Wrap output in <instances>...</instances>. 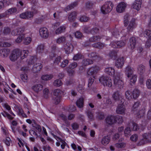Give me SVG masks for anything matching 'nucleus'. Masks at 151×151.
Listing matches in <instances>:
<instances>
[{
    "label": "nucleus",
    "mask_w": 151,
    "mask_h": 151,
    "mask_svg": "<svg viewBox=\"0 0 151 151\" xmlns=\"http://www.w3.org/2000/svg\"><path fill=\"white\" fill-rule=\"evenodd\" d=\"M113 6L114 4L112 2L107 1L101 7V12L104 14H107L111 11Z\"/></svg>",
    "instance_id": "1"
},
{
    "label": "nucleus",
    "mask_w": 151,
    "mask_h": 151,
    "mask_svg": "<svg viewBox=\"0 0 151 151\" xmlns=\"http://www.w3.org/2000/svg\"><path fill=\"white\" fill-rule=\"evenodd\" d=\"M100 82L104 86L111 87L112 85L110 78L106 76H102L99 79Z\"/></svg>",
    "instance_id": "2"
},
{
    "label": "nucleus",
    "mask_w": 151,
    "mask_h": 151,
    "mask_svg": "<svg viewBox=\"0 0 151 151\" xmlns=\"http://www.w3.org/2000/svg\"><path fill=\"white\" fill-rule=\"evenodd\" d=\"M20 52L19 50L16 49L13 50L10 54L9 58L12 61H15L19 57Z\"/></svg>",
    "instance_id": "3"
},
{
    "label": "nucleus",
    "mask_w": 151,
    "mask_h": 151,
    "mask_svg": "<svg viewBox=\"0 0 151 151\" xmlns=\"http://www.w3.org/2000/svg\"><path fill=\"white\" fill-rule=\"evenodd\" d=\"M99 67L96 66L89 68L87 72L88 77L92 76L93 78H95V76L97 73Z\"/></svg>",
    "instance_id": "4"
},
{
    "label": "nucleus",
    "mask_w": 151,
    "mask_h": 151,
    "mask_svg": "<svg viewBox=\"0 0 151 151\" xmlns=\"http://www.w3.org/2000/svg\"><path fill=\"white\" fill-rule=\"evenodd\" d=\"M114 84L116 88L120 89H122L124 86V83L122 81L116 78L114 80Z\"/></svg>",
    "instance_id": "5"
},
{
    "label": "nucleus",
    "mask_w": 151,
    "mask_h": 151,
    "mask_svg": "<svg viewBox=\"0 0 151 151\" xmlns=\"http://www.w3.org/2000/svg\"><path fill=\"white\" fill-rule=\"evenodd\" d=\"M25 29L24 27H18L13 30L12 32V35H20L22 34Z\"/></svg>",
    "instance_id": "6"
},
{
    "label": "nucleus",
    "mask_w": 151,
    "mask_h": 151,
    "mask_svg": "<svg viewBox=\"0 0 151 151\" xmlns=\"http://www.w3.org/2000/svg\"><path fill=\"white\" fill-rule=\"evenodd\" d=\"M39 33L40 36L43 38H47L49 35V33L47 29L45 27H42L39 30Z\"/></svg>",
    "instance_id": "7"
},
{
    "label": "nucleus",
    "mask_w": 151,
    "mask_h": 151,
    "mask_svg": "<svg viewBox=\"0 0 151 151\" xmlns=\"http://www.w3.org/2000/svg\"><path fill=\"white\" fill-rule=\"evenodd\" d=\"M115 116L110 115L107 116L105 119L106 123L109 125H112L116 123Z\"/></svg>",
    "instance_id": "8"
},
{
    "label": "nucleus",
    "mask_w": 151,
    "mask_h": 151,
    "mask_svg": "<svg viewBox=\"0 0 151 151\" xmlns=\"http://www.w3.org/2000/svg\"><path fill=\"white\" fill-rule=\"evenodd\" d=\"M88 57L89 58H93L94 59L100 60L103 59V57L100 56L99 54L96 52H92L88 54Z\"/></svg>",
    "instance_id": "9"
},
{
    "label": "nucleus",
    "mask_w": 151,
    "mask_h": 151,
    "mask_svg": "<svg viewBox=\"0 0 151 151\" xmlns=\"http://www.w3.org/2000/svg\"><path fill=\"white\" fill-rule=\"evenodd\" d=\"M126 7V4L123 2L119 3L116 7V9L117 12L119 13L123 12Z\"/></svg>",
    "instance_id": "10"
},
{
    "label": "nucleus",
    "mask_w": 151,
    "mask_h": 151,
    "mask_svg": "<svg viewBox=\"0 0 151 151\" xmlns=\"http://www.w3.org/2000/svg\"><path fill=\"white\" fill-rule=\"evenodd\" d=\"M125 111V106L122 104L119 105L116 109L117 114H124Z\"/></svg>",
    "instance_id": "11"
},
{
    "label": "nucleus",
    "mask_w": 151,
    "mask_h": 151,
    "mask_svg": "<svg viewBox=\"0 0 151 151\" xmlns=\"http://www.w3.org/2000/svg\"><path fill=\"white\" fill-rule=\"evenodd\" d=\"M10 52V50L8 48H3L0 50V56L5 58L7 57Z\"/></svg>",
    "instance_id": "12"
},
{
    "label": "nucleus",
    "mask_w": 151,
    "mask_h": 151,
    "mask_svg": "<svg viewBox=\"0 0 151 151\" xmlns=\"http://www.w3.org/2000/svg\"><path fill=\"white\" fill-rule=\"evenodd\" d=\"M64 49L66 53L69 54L73 50V47L70 43H67L64 45Z\"/></svg>",
    "instance_id": "13"
},
{
    "label": "nucleus",
    "mask_w": 151,
    "mask_h": 151,
    "mask_svg": "<svg viewBox=\"0 0 151 151\" xmlns=\"http://www.w3.org/2000/svg\"><path fill=\"white\" fill-rule=\"evenodd\" d=\"M136 43V40L135 37H132L129 40L128 46L132 50L134 48Z\"/></svg>",
    "instance_id": "14"
},
{
    "label": "nucleus",
    "mask_w": 151,
    "mask_h": 151,
    "mask_svg": "<svg viewBox=\"0 0 151 151\" xmlns=\"http://www.w3.org/2000/svg\"><path fill=\"white\" fill-rule=\"evenodd\" d=\"M124 63V60L123 57L119 58L115 62V66L118 68H122Z\"/></svg>",
    "instance_id": "15"
},
{
    "label": "nucleus",
    "mask_w": 151,
    "mask_h": 151,
    "mask_svg": "<svg viewBox=\"0 0 151 151\" xmlns=\"http://www.w3.org/2000/svg\"><path fill=\"white\" fill-rule=\"evenodd\" d=\"M135 19H133L129 22V25L127 27V31L128 33L133 31V29L135 27Z\"/></svg>",
    "instance_id": "16"
},
{
    "label": "nucleus",
    "mask_w": 151,
    "mask_h": 151,
    "mask_svg": "<svg viewBox=\"0 0 151 151\" xmlns=\"http://www.w3.org/2000/svg\"><path fill=\"white\" fill-rule=\"evenodd\" d=\"M124 72L126 75L129 78L132 75L133 70L130 66L128 65L125 68Z\"/></svg>",
    "instance_id": "17"
},
{
    "label": "nucleus",
    "mask_w": 151,
    "mask_h": 151,
    "mask_svg": "<svg viewBox=\"0 0 151 151\" xmlns=\"http://www.w3.org/2000/svg\"><path fill=\"white\" fill-rule=\"evenodd\" d=\"M77 14L76 11H73L70 13L68 16V19L70 22H74L76 18Z\"/></svg>",
    "instance_id": "18"
},
{
    "label": "nucleus",
    "mask_w": 151,
    "mask_h": 151,
    "mask_svg": "<svg viewBox=\"0 0 151 151\" xmlns=\"http://www.w3.org/2000/svg\"><path fill=\"white\" fill-rule=\"evenodd\" d=\"M42 65L41 63H38L35 64L32 69V70L34 73H37L42 68Z\"/></svg>",
    "instance_id": "19"
},
{
    "label": "nucleus",
    "mask_w": 151,
    "mask_h": 151,
    "mask_svg": "<svg viewBox=\"0 0 151 151\" xmlns=\"http://www.w3.org/2000/svg\"><path fill=\"white\" fill-rule=\"evenodd\" d=\"M142 4V0H136L135 1L133 4L132 7L133 9L139 10L141 7Z\"/></svg>",
    "instance_id": "20"
},
{
    "label": "nucleus",
    "mask_w": 151,
    "mask_h": 151,
    "mask_svg": "<svg viewBox=\"0 0 151 151\" xmlns=\"http://www.w3.org/2000/svg\"><path fill=\"white\" fill-rule=\"evenodd\" d=\"M112 98L115 101H116L122 99V96L118 91H116L113 93Z\"/></svg>",
    "instance_id": "21"
},
{
    "label": "nucleus",
    "mask_w": 151,
    "mask_h": 151,
    "mask_svg": "<svg viewBox=\"0 0 151 151\" xmlns=\"http://www.w3.org/2000/svg\"><path fill=\"white\" fill-rule=\"evenodd\" d=\"M105 72L110 76H114L115 73L114 69L110 67L106 68L105 69Z\"/></svg>",
    "instance_id": "22"
},
{
    "label": "nucleus",
    "mask_w": 151,
    "mask_h": 151,
    "mask_svg": "<svg viewBox=\"0 0 151 151\" xmlns=\"http://www.w3.org/2000/svg\"><path fill=\"white\" fill-rule=\"evenodd\" d=\"M32 89L37 93L43 89L42 86L40 84L35 85L32 87Z\"/></svg>",
    "instance_id": "23"
},
{
    "label": "nucleus",
    "mask_w": 151,
    "mask_h": 151,
    "mask_svg": "<svg viewBox=\"0 0 151 151\" xmlns=\"http://www.w3.org/2000/svg\"><path fill=\"white\" fill-rule=\"evenodd\" d=\"M110 138L108 135L105 136L101 139V143L104 145H106L109 143L110 141Z\"/></svg>",
    "instance_id": "24"
},
{
    "label": "nucleus",
    "mask_w": 151,
    "mask_h": 151,
    "mask_svg": "<svg viewBox=\"0 0 151 151\" xmlns=\"http://www.w3.org/2000/svg\"><path fill=\"white\" fill-rule=\"evenodd\" d=\"M63 91L59 89H56L54 90L53 92V96H58L62 97L63 95Z\"/></svg>",
    "instance_id": "25"
},
{
    "label": "nucleus",
    "mask_w": 151,
    "mask_h": 151,
    "mask_svg": "<svg viewBox=\"0 0 151 151\" xmlns=\"http://www.w3.org/2000/svg\"><path fill=\"white\" fill-rule=\"evenodd\" d=\"M66 27L64 26H60L57 28L55 31V33L57 35L60 34L65 32Z\"/></svg>",
    "instance_id": "26"
},
{
    "label": "nucleus",
    "mask_w": 151,
    "mask_h": 151,
    "mask_svg": "<svg viewBox=\"0 0 151 151\" xmlns=\"http://www.w3.org/2000/svg\"><path fill=\"white\" fill-rule=\"evenodd\" d=\"M84 99L83 98L80 97L76 101V105L79 108H81L83 106Z\"/></svg>",
    "instance_id": "27"
},
{
    "label": "nucleus",
    "mask_w": 151,
    "mask_h": 151,
    "mask_svg": "<svg viewBox=\"0 0 151 151\" xmlns=\"http://www.w3.org/2000/svg\"><path fill=\"white\" fill-rule=\"evenodd\" d=\"M66 37L64 36H62L57 39L56 43L58 44H60L65 43L66 42Z\"/></svg>",
    "instance_id": "28"
},
{
    "label": "nucleus",
    "mask_w": 151,
    "mask_h": 151,
    "mask_svg": "<svg viewBox=\"0 0 151 151\" xmlns=\"http://www.w3.org/2000/svg\"><path fill=\"white\" fill-rule=\"evenodd\" d=\"M82 63L83 65L84 66L92 64L93 63V61L89 58L85 59L83 60Z\"/></svg>",
    "instance_id": "29"
},
{
    "label": "nucleus",
    "mask_w": 151,
    "mask_h": 151,
    "mask_svg": "<svg viewBox=\"0 0 151 151\" xmlns=\"http://www.w3.org/2000/svg\"><path fill=\"white\" fill-rule=\"evenodd\" d=\"M137 70L139 73L141 75H142L145 71L144 66L142 64L139 65L137 67Z\"/></svg>",
    "instance_id": "30"
},
{
    "label": "nucleus",
    "mask_w": 151,
    "mask_h": 151,
    "mask_svg": "<svg viewBox=\"0 0 151 151\" xmlns=\"http://www.w3.org/2000/svg\"><path fill=\"white\" fill-rule=\"evenodd\" d=\"M90 19V18L88 16L85 15H81L79 17V20L82 22H87Z\"/></svg>",
    "instance_id": "31"
},
{
    "label": "nucleus",
    "mask_w": 151,
    "mask_h": 151,
    "mask_svg": "<svg viewBox=\"0 0 151 151\" xmlns=\"http://www.w3.org/2000/svg\"><path fill=\"white\" fill-rule=\"evenodd\" d=\"M101 38V37L99 35L93 36L89 38V41L90 42H94L98 41Z\"/></svg>",
    "instance_id": "32"
},
{
    "label": "nucleus",
    "mask_w": 151,
    "mask_h": 151,
    "mask_svg": "<svg viewBox=\"0 0 151 151\" xmlns=\"http://www.w3.org/2000/svg\"><path fill=\"white\" fill-rule=\"evenodd\" d=\"M33 123L32 124L33 127L36 129L39 133L41 132V126L39 124H37L34 120H33Z\"/></svg>",
    "instance_id": "33"
},
{
    "label": "nucleus",
    "mask_w": 151,
    "mask_h": 151,
    "mask_svg": "<svg viewBox=\"0 0 151 151\" xmlns=\"http://www.w3.org/2000/svg\"><path fill=\"white\" fill-rule=\"evenodd\" d=\"M92 46L95 48L102 49L105 46V45L104 43H101L100 42H98L93 44Z\"/></svg>",
    "instance_id": "34"
},
{
    "label": "nucleus",
    "mask_w": 151,
    "mask_h": 151,
    "mask_svg": "<svg viewBox=\"0 0 151 151\" xmlns=\"http://www.w3.org/2000/svg\"><path fill=\"white\" fill-rule=\"evenodd\" d=\"M110 58L113 60H115L117 57V52L115 50H112L109 53Z\"/></svg>",
    "instance_id": "35"
},
{
    "label": "nucleus",
    "mask_w": 151,
    "mask_h": 151,
    "mask_svg": "<svg viewBox=\"0 0 151 151\" xmlns=\"http://www.w3.org/2000/svg\"><path fill=\"white\" fill-rule=\"evenodd\" d=\"M143 35L144 36L147 38L148 39L151 40V30H145L144 32Z\"/></svg>",
    "instance_id": "36"
},
{
    "label": "nucleus",
    "mask_w": 151,
    "mask_h": 151,
    "mask_svg": "<svg viewBox=\"0 0 151 151\" xmlns=\"http://www.w3.org/2000/svg\"><path fill=\"white\" fill-rule=\"evenodd\" d=\"M19 52H20V56L21 57V59H23L25 58L28 55V51L27 50H23L21 51L19 50Z\"/></svg>",
    "instance_id": "37"
},
{
    "label": "nucleus",
    "mask_w": 151,
    "mask_h": 151,
    "mask_svg": "<svg viewBox=\"0 0 151 151\" xmlns=\"http://www.w3.org/2000/svg\"><path fill=\"white\" fill-rule=\"evenodd\" d=\"M61 98L62 97L53 96L52 97L53 102L56 105L58 104L60 102Z\"/></svg>",
    "instance_id": "38"
},
{
    "label": "nucleus",
    "mask_w": 151,
    "mask_h": 151,
    "mask_svg": "<svg viewBox=\"0 0 151 151\" xmlns=\"http://www.w3.org/2000/svg\"><path fill=\"white\" fill-rule=\"evenodd\" d=\"M96 114V118L97 119L101 120L105 118L104 114L102 112H97Z\"/></svg>",
    "instance_id": "39"
},
{
    "label": "nucleus",
    "mask_w": 151,
    "mask_h": 151,
    "mask_svg": "<svg viewBox=\"0 0 151 151\" xmlns=\"http://www.w3.org/2000/svg\"><path fill=\"white\" fill-rule=\"evenodd\" d=\"M53 77V76L51 74L45 75H42L41 77V79L44 81H47L51 79Z\"/></svg>",
    "instance_id": "40"
},
{
    "label": "nucleus",
    "mask_w": 151,
    "mask_h": 151,
    "mask_svg": "<svg viewBox=\"0 0 151 151\" xmlns=\"http://www.w3.org/2000/svg\"><path fill=\"white\" fill-rule=\"evenodd\" d=\"M86 113L88 118L91 121L94 120V117L93 114L90 110L87 111Z\"/></svg>",
    "instance_id": "41"
},
{
    "label": "nucleus",
    "mask_w": 151,
    "mask_h": 151,
    "mask_svg": "<svg viewBox=\"0 0 151 151\" xmlns=\"http://www.w3.org/2000/svg\"><path fill=\"white\" fill-rule=\"evenodd\" d=\"M142 138L145 140H146L147 142H150V140L151 139V135L149 134H144L142 135Z\"/></svg>",
    "instance_id": "42"
},
{
    "label": "nucleus",
    "mask_w": 151,
    "mask_h": 151,
    "mask_svg": "<svg viewBox=\"0 0 151 151\" xmlns=\"http://www.w3.org/2000/svg\"><path fill=\"white\" fill-rule=\"evenodd\" d=\"M139 95V92L137 89H134L133 91L132 96L134 99H136Z\"/></svg>",
    "instance_id": "43"
},
{
    "label": "nucleus",
    "mask_w": 151,
    "mask_h": 151,
    "mask_svg": "<svg viewBox=\"0 0 151 151\" xmlns=\"http://www.w3.org/2000/svg\"><path fill=\"white\" fill-rule=\"evenodd\" d=\"M17 9L16 7H13L9 9L5 12L7 15L9 14H12L15 13L17 11Z\"/></svg>",
    "instance_id": "44"
},
{
    "label": "nucleus",
    "mask_w": 151,
    "mask_h": 151,
    "mask_svg": "<svg viewBox=\"0 0 151 151\" xmlns=\"http://www.w3.org/2000/svg\"><path fill=\"white\" fill-rule=\"evenodd\" d=\"M77 91L81 93H83L85 91L84 87V86L80 84L78 85L77 87Z\"/></svg>",
    "instance_id": "45"
},
{
    "label": "nucleus",
    "mask_w": 151,
    "mask_h": 151,
    "mask_svg": "<svg viewBox=\"0 0 151 151\" xmlns=\"http://www.w3.org/2000/svg\"><path fill=\"white\" fill-rule=\"evenodd\" d=\"M59 118L62 119L65 124H69L67 116L63 114H60L59 116Z\"/></svg>",
    "instance_id": "46"
},
{
    "label": "nucleus",
    "mask_w": 151,
    "mask_h": 151,
    "mask_svg": "<svg viewBox=\"0 0 151 151\" xmlns=\"http://www.w3.org/2000/svg\"><path fill=\"white\" fill-rule=\"evenodd\" d=\"M116 44L117 46L116 47L119 48L124 46L125 45V43L123 41H119L117 42L116 43Z\"/></svg>",
    "instance_id": "47"
},
{
    "label": "nucleus",
    "mask_w": 151,
    "mask_h": 151,
    "mask_svg": "<svg viewBox=\"0 0 151 151\" xmlns=\"http://www.w3.org/2000/svg\"><path fill=\"white\" fill-rule=\"evenodd\" d=\"M131 130L129 127H127L124 130V134L126 137H128L131 135Z\"/></svg>",
    "instance_id": "48"
},
{
    "label": "nucleus",
    "mask_w": 151,
    "mask_h": 151,
    "mask_svg": "<svg viewBox=\"0 0 151 151\" xmlns=\"http://www.w3.org/2000/svg\"><path fill=\"white\" fill-rule=\"evenodd\" d=\"M116 123H118L119 124H122L123 122V118L121 116H115Z\"/></svg>",
    "instance_id": "49"
},
{
    "label": "nucleus",
    "mask_w": 151,
    "mask_h": 151,
    "mask_svg": "<svg viewBox=\"0 0 151 151\" xmlns=\"http://www.w3.org/2000/svg\"><path fill=\"white\" fill-rule=\"evenodd\" d=\"M44 46L43 45H39L37 47V52L38 53H42L44 51Z\"/></svg>",
    "instance_id": "50"
},
{
    "label": "nucleus",
    "mask_w": 151,
    "mask_h": 151,
    "mask_svg": "<svg viewBox=\"0 0 151 151\" xmlns=\"http://www.w3.org/2000/svg\"><path fill=\"white\" fill-rule=\"evenodd\" d=\"M53 84L55 86L59 87L62 84V82L60 80L57 79L54 81Z\"/></svg>",
    "instance_id": "51"
},
{
    "label": "nucleus",
    "mask_w": 151,
    "mask_h": 151,
    "mask_svg": "<svg viewBox=\"0 0 151 151\" xmlns=\"http://www.w3.org/2000/svg\"><path fill=\"white\" fill-rule=\"evenodd\" d=\"M145 111L144 109H141L139 111L137 114V116L138 118H141L145 114Z\"/></svg>",
    "instance_id": "52"
},
{
    "label": "nucleus",
    "mask_w": 151,
    "mask_h": 151,
    "mask_svg": "<svg viewBox=\"0 0 151 151\" xmlns=\"http://www.w3.org/2000/svg\"><path fill=\"white\" fill-rule=\"evenodd\" d=\"M99 32V29L98 28L95 27L91 29V34L94 35L97 34Z\"/></svg>",
    "instance_id": "53"
},
{
    "label": "nucleus",
    "mask_w": 151,
    "mask_h": 151,
    "mask_svg": "<svg viewBox=\"0 0 151 151\" xmlns=\"http://www.w3.org/2000/svg\"><path fill=\"white\" fill-rule=\"evenodd\" d=\"M32 39L30 37H27L24 39L23 43L24 44L27 45L30 43Z\"/></svg>",
    "instance_id": "54"
},
{
    "label": "nucleus",
    "mask_w": 151,
    "mask_h": 151,
    "mask_svg": "<svg viewBox=\"0 0 151 151\" xmlns=\"http://www.w3.org/2000/svg\"><path fill=\"white\" fill-rule=\"evenodd\" d=\"M125 95L126 98L128 100H130L132 98V93L129 91H127L125 92Z\"/></svg>",
    "instance_id": "55"
},
{
    "label": "nucleus",
    "mask_w": 151,
    "mask_h": 151,
    "mask_svg": "<svg viewBox=\"0 0 151 151\" xmlns=\"http://www.w3.org/2000/svg\"><path fill=\"white\" fill-rule=\"evenodd\" d=\"M11 45L10 43L4 42H0V46L2 47H9Z\"/></svg>",
    "instance_id": "56"
},
{
    "label": "nucleus",
    "mask_w": 151,
    "mask_h": 151,
    "mask_svg": "<svg viewBox=\"0 0 151 151\" xmlns=\"http://www.w3.org/2000/svg\"><path fill=\"white\" fill-rule=\"evenodd\" d=\"M129 15L128 14H126L124 17V24L125 26H127L128 24V18Z\"/></svg>",
    "instance_id": "57"
},
{
    "label": "nucleus",
    "mask_w": 151,
    "mask_h": 151,
    "mask_svg": "<svg viewBox=\"0 0 151 151\" xmlns=\"http://www.w3.org/2000/svg\"><path fill=\"white\" fill-rule=\"evenodd\" d=\"M75 37L78 39H81L83 37V34L79 31H77L75 34Z\"/></svg>",
    "instance_id": "58"
},
{
    "label": "nucleus",
    "mask_w": 151,
    "mask_h": 151,
    "mask_svg": "<svg viewBox=\"0 0 151 151\" xmlns=\"http://www.w3.org/2000/svg\"><path fill=\"white\" fill-rule=\"evenodd\" d=\"M115 145L117 148H124L126 145V143L124 142H120L117 143Z\"/></svg>",
    "instance_id": "59"
},
{
    "label": "nucleus",
    "mask_w": 151,
    "mask_h": 151,
    "mask_svg": "<svg viewBox=\"0 0 151 151\" xmlns=\"http://www.w3.org/2000/svg\"><path fill=\"white\" fill-rule=\"evenodd\" d=\"M82 57V55L80 53H78L74 55L73 59L74 60H78L79 59H81Z\"/></svg>",
    "instance_id": "60"
},
{
    "label": "nucleus",
    "mask_w": 151,
    "mask_h": 151,
    "mask_svg": "<svg viewBox=\"0 0 151 151\" xmlns=\"http://www.w3.org/2000/svg\"><path fill=\"white\" fill-rule=\"evenodd\" d=\"M27 19H31L32 18L33 16V13L31 12L27 11L26 12Z\"/></svg>",
    "instance_id": "61"
},
{
    "label": "nucleus",
    "mask_w": 151,
    "mask_h": 151,
    "mask_svg": "<svg viewBox=\"0 0 151 151\" xmlns=\"http://www.w3.org/2000/svg\"><path fill=\"white\" fill-rule=\"evenodd\" d=\"M112 32V35L116 37H117L119 35V32L116 29H114Z\"/></svg>",
    "instance_id": "62"
},
{
    "label": "nucleus",
    "mask_w": 151,
    "mask_h": 151,
    "mask_svg": "<svg viewBox=\"0 0 151 151\" xmlns=\"http://www.w3.org/2000/svg\"><path fill=\"white\" fill-rule=\"evenodd\" d=\"M10 29L7 27H5L3 31V33L4 34V35H7L9 34L10 32Z\"/></svg>",
    "instance_id": "63"
},
{
    "label": "nucleus",
    "mask_w": 151,
    "mask_h": 151,
    "mask_svg": "<svg viewBox=\"0 0 151 151\" xmlns=\"http://www.w3.org/2000/svg\"><path fill=\"white\" fill-rule=\"evenodd\" d=\"M146 86L147 88L150 89H151V80L150 79H148L146 81Z\"/></svg>",
    "instance_id": "64"
}]
</instances>
